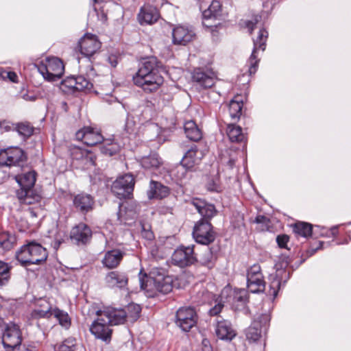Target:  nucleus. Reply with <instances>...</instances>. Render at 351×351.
I'll list each match as a JSON object with an SVG mask.
<instances>
[{
	"instance_id": "nucleus-23",
	"label": "nucleus",
	"mask_w": 351,
	"mask_h": 351,
	"mask_svg": "<svg viewBox=\"0 0 351 351\" xmlns=\"http://www.w3.org/2000/svg\"><path fill=\"white\" fill-rule=\"evenodd\" d=\"M97 316H102L111 326L123 324L127 317L126 311L123 309L107 308L104 311L99 310L96 313Z\"/></svg>"
},
{
	"instance_id": "nucleus-58",
	"label": "nucleus",
	"mask_w": 351,
	"mask_h": 351,
	"mask_svg": "<svg viewBox=\"0 0 351 351\" xmlns=\"http://www.w3.org/2000/svg\"><path fill=\"white\" fill-rule=\"evenodd\" d=\"M107 60L112 67H116L118 64V58L115 55L109 56Z\"/></svg>"
},
{
	"instance_id": "nucleus-50",
	"label": "nucleus",
	"mask_w": 351,
	"mask_h": 351,
	"mask_svg": "<svg viewBox=\"0 0 351 351\" xmlns=\"http://www.w3.org/2000/svg\"><path fill=\"white\" fill-rule=\"evenodd\" d=\"M254 222L261 225V230L262 231L268 230L271 223L270 219L264 215L256 216Z\"/></svg>"
},
{
	"instance_id": "nucleus-54",
	"label": "nucleus",
	"mask_w": 351,
	"mask_h": 351,
	"mask_svg": "<svg viewBox=\"0 0 351 351\" xmlns=\"http://www.w3.org/2000/svg\"><path fill=\"white\" fill-rule=\"evenodd\" d=\"M261 20V16L260 15H256L251 21H247L245 24L246 27L248 28L250 34H252V31L254 29V28L256 27V25L258 24V23Z\"/></svg>"
},
{
	"instance_id": "nucleus-28",
	"label": "nucleus",
	"mask_w": 351,
	"mask_h": 351,
	"mask_svg": "<svg viewBox=\"0 0 351 351\" xmlns=\"http://www.w3.org/2000/svg\"><path fill=\"white\" fill-rule=\"evenodd\" d=\"M170 189L159 182L151 180L147 191L148 199H163L169 195Z\"/></svg>"
},
{
	"instance_id": "nucleus-51",
	"label": "nucleus",
	"mask_w": 351,
	"mask_h": 351,
	"mask_svg": "<svg viewBox=\"0 0 351 351\" xmlns=\"http://www.w3.org/2000/svg\"><path fill=\"white\" fill-rule=\"evenodd\" d=\"M223 307L224 304L221 301L216 300L215 302V305L208 311L209 315L215 316L216 317H219V314L221 312Z\"/></svg>"
},
{
	"instance_id": "nucleus-17",
	"label": "nucleus",
	"mask_w": 351,
	"mask_h": 351,
	"mask_svg": "<svg viewBox=\"0 0 351 351\" xmlns=\"http://www.w3.org/2000/svg\"><path fill=\"white\" fill-rule=\"evenodd\" d=\"M95 206L94 197L90 194L80 193L73 196V206L77 213L86 215L93 210Z\"/></svg>"
},
{
	"instance_id": "nucleus-32",
	"label": "nucleus",
	"mask_w": 351,
	"mask_h": 351,
	"mask_svg": "<svg viewBox=\"0 0 351 351\" xmlns=\"http://www.w3.org/2000/svg\"><path fill=\"white\" fill-rule=\"evenodd\" d=\"M105 282L109 287L123 288L128 284V278L123 273L112 271L106 274Z\"/></svg>"
},
{
	"instance_id": "nucleus-5",
	"label": "nucleus",
	"mask_w": 351,
	"mask_h": 351,
	"mask_svg": "<svg viewBox=\"0 0 351 351\" xmlns=\"http://www.w3.org/2000/svg\"><path fill=\"white\" fill-rule=\"evenodd\" d=\"M270 315L263 313L257 316L246 329L245 335L249 341L257 342L265 336L269 326Z\"/></svg>"
},
{
	"instance_id": "nucleus-36",
	"label": "nucleus",
	"mask_w": 351,
	"mask_h": 351,
	"mask_svg": "<svg viewBox=\"0 0 351 351\" xmlns=\"http://www.w3.org/2000/svg\"><path fill=\"white\" fill-rule=\"evenodd\" d=\"M293 231L297 237L308 238L313 234V226L307 222L300 221L293 226Z\"/></svg>"
},
{
	"instance_id": "nucleus-41",
	"label": "nucleus",
	"mask_w": 351,
	"mask_h": 351,
	"mask_svg": "<svg viewBox=\"0 0 351 351\" xmlns=\"http://www.w3.org/2000/svg\"><path fill=\"white\" fill-rule=\"evenodd\" d=\"M53 315L58 319L59 324L65 328L71 326V319L68 313L62 310L56 308L53 310Z\"/></svg>"
},
{
	"instance_id": "nucleus-40",
	"label": "nucleus",
	"mask_w": 351,
	"mask_h": 351,
	"mask_svg": "<svg viewBox=\"0 0 351 351\" xmlns=\"http://www.w3.org/2000/svg\"><path fill=\"white\" fill-rule=\"evenodd\" d=\"M243 108L242 101L232 99L228 106L230 116L232 121H237L241 115Z\"/></svg>"
},
{
	"instance_id": "nucleus-10",
	"label": "nucleus",
	"mask_w": 351,
	"mask_h": 351,
	"mask_svg": "<svg viewBox=\"0 0 351 351\" xmlns=\"http://www.w3.org/2000/svg\"><path fill=\"white\" fill-rule=\"evenodd\" d=\"M267 37V32L265 29L261 28L258 32L257 38L253 40L254 48L247 61L250 75L254 74L257 71L260 59L258 58L256 53L258 50H261L262 51L265 50Z\"/></svg>"
},
{
	"instance_id": "nucleus-39",
	"label": "nucleus",
	"mask_w": 351,
	"mask_h": 351,
	"mask_svg": "<svg viewBox=\"0 0 351 351\" xmlns=\"http://www.w3.org/2000/svg\"><path fill=\"white\" fill-rule=\"evenodd\" d=\"M36 180L35 173L32 171L25 173L21 177L16 179L17 182L21 187H25L29 190H32Z\"/></svg>"
},
{
	"instance_id": "nucleus-22",
	"label": "nucleus",
	"mask_w": 351,
	"mask_h": 351,
	"mask_svg": "<svg viewBox=\"0 0 351 351\" xmlns=\"http://www.w3.org/2000/svg\"><path fill=\"white\" fill-rule=\"evenodd\" d=\"M191 204L201 215L202 218L199 220L210 222V220L217 215L218 211L215 206L203 199L195 198Z\"/></svg>"
},
{
	"instance_id": "nucleus-37",
	"label": "nucleus",
	"mask_w": 351,
	"mask_h": 351,
	"mask_svg": "<svg viewBox=\"0 0 351 351\" xmlns=\"http://www.w3.org/2000/svg\"><path fill=\"white\" fill-rule=\"evenodd\" d=\"M226 133L232 142H242L245 139L242 128L234 123H230L227 126Z\"/></svg>"
},
{
	"instance_id": "nucleus-14",
	"label": "nucleus",
	"mask_w": 351,
	"mask_h": 351,
	"mask_svg": "<svg viewBox=\"0 0 351 351\" xmlns=\"http://www.w3.org/2000/svg\"><path fill=\"white\" fill-rule=\"evenodd\" d=\"M92 236L91 228L87 224L80 222L71 228L69 239L74 245L84 246L90 243Z\"/></svg>"
},
{
	"instance_id": "nucleus-44",
	"label": "nucleus",
	"mask_w": 351,
	"mask_h": 351,
	"mask_svg": "<svg viewBox=\"0 0 351 351\" xmlns=\"http://www.w3.org/2000/svg\"><path fill=\"white\" fill-rule=\"evenodd\" d=\"M77 344L75 338L69 337L64 339L55 348L56 351H76Z\"/></svg>"
},
{
	"instance_id": "nucleus-7",
	"label": "nucleus",
	"mask_w": 351,
	"mask_h": 351,
	"mask_svg": "<svg viewBox=\"0 0 351 351\" xmlns=\"http://www.w3.org/2000/svg\"><path fill=\"white\" fill-rule=\"evenodd\" d=\"M192 235L197 243L208 245L215 240L217 233L210 221L199 220L193 226Z\"/></svg>"
},
{
	"instance_id": "nucleus-47",
	"label": "nucleus",
	"mask_w": 351,
	"mask_h": 351,
	"mask_svg": "<svg viewBox=\"0 0 351 351\" xmlns=\"http://www.w3.org/2000/svg\"><path fill=\"white\" fill-rule=\"evenodd\" d=\"M248 300L247 293L245 289H237L234 291L233 302L244 306Z\"/></svg>"
},
{
	"instance_id": "nucleus-25",
	"label": "nucleus",
	"mask_w": 351,
	"mask_h": 351,
	"mask_svg": "<svg viewBox=\"0 0 351 351\" xmlns=\"http://www.w3.org/2000/svg\"><path fill=\"white\" fill-rule=\"evenodd\" d=\"M195 32L186 27L178 25L173 29V43L177 45H185L195 37Z\"/></svg>"
},
{
	"instance_id": "nucleus-16",
	"label": "nucleus",
	"mask_w": 351,
	"mask_h": 351,
	"mask_svg": "<svg viewBox=\"0 0 351 351\" xmlns=\"http://www.w3.org/2000/svg\"><path fill=\"white\" fill-rule=\"evenodd\" d=\"M101 45V42L95 35L86 34L79 40L77 47L82 55L90 57L100 49Z\"/></svg>"
},
{
	"instance_id": "nucleus-45",
	"label": "nucleus",
	"mask_w": 351,
	"mask_h": 351,
	"mask_svg": "<svg viewBox=\"0 0 351 351\" xmlns=\"http://www.w3.org/2000/svg\"><path fill=\"white\" fill-rule=\"evenodd\" d=\"M60 88L65 93H69L77 90L75 77H69L62 81Z\"/></svg>"
},
{
	"instance_id": "nucleus-31",
	"label": "nucleus",
	"mask_w": 351,
	"mask_h": 351,
	"mask_svg": "<svg viewBox=\"0 0 351 351\" xmlns=\"http://www.w3.org/2000/svg\"><path fill=\"white\" fill-rule=\"evenodd\" d=\"M124 253L118 249H113L105 253L102 260L104 267L108 269L116 268L123 259Z\"/></svg>"
},
{
	"instance_id": "nucleus-46",
	"label": "nucleus",
	"mask_w": 351,
	"mask_h": 351,
	"mask_svg": "<svg viewBox=\"0 0 351 351\" xmlns=\"http://www.w3.org/2000/svg\"><path fill=\"white\" fill-rule=\"evenodd\" d=\"M216 256L213 254L210 249H207L200 258L201 263L208 268H212L216 261Z\"/></svg>"
},
{
	"instance_id": "nucleus-34",
	"label": "nucleus",
	"mask_w": 351,
	"mask_h": 351,
	"mask_svg": "<svg viewBox=\"0 0 351 351\" xmlns=\"http://www.w3.org/2000/svg\"><path fill=\"white\" fill-rule=\"evenodd\" d=\"M184 133L189 140L198 142L202 138V132L193 121H186L184 125Z\"/></svg>"
},
{
	"instance_id": "nucleus-27",
	"label": "nucleus",
	"mask_w": 351,
	"mask_h": 351,
	"mask_svg": "<svg viewBox=\"0 0 351 351\" xmlns=\"http://www.w3.org/2000/svg\"><path fill=\"white\" fill-rule=\"evenodd\" d=\"M139 162L144 169L152 173H155L163 165L162 158L156 152H152L148 156H143L140 159Z\"/></svg>"
},
{
	"instance_id": "nucleus-57",
	"label": "nucleus",
	"mask_w": 351,
	"mask_h": 351,
	"mask_svg": "<svg viewBox=\"0 0 351 351\" xmlns=\"http://www.w3.org/2000/svg\"><path fill=\"white\" fill-rule=\"evenodd\" d=\"M289 240V237L287 234H280L276 237V242L280 248H286L287 249V244Z\"/></svg>"
},
{
	"instance_id": "nucleus-13",
	"label": "nucleus",
	"mask_w": 351,
	"mask_h": 351,
	"mask_svg": "<svg viewBox=\"0 0 351 351\" xmlns=\"http://www.w3.org/2000/svg\"><path fill=\"white\" fill-rule=\"evenodd\" d=\"M247 285L249 291L253 293L264 291L265 282L259 265H254L247 269Z\"/></svg>"
},
{
	"instance_id": "nucleus-59",
	"label": "nucleus",
	"mask_w": 351,
	"mask_h": 351,
	"mask_svg": "<svg viewBox=\"0 0 351 351\" xmlns=\"http://www.w3.org/2000/svg\"><path fill=\"white\" fill-rule=\"evenodd\" d=\"M86 160H88L91 165H95V156L93 154L86 153Z\"/></svg>"
},
{
	"instance_id": "nucleus-19",
	"label": "nucleus",
	"mask_w": 351,
	"mask_h": 351,
	"mask_svg": "<svg viewBox=\"0 0 351 351\" xmlns=\"http://www.w3.org/2000/svg\"><path fill=\"white\" fill-rule=\"evenodd\" d=\"M214 326L217 337L221 340L231 341L237 335L231 322L221 317L215 318Z\"/></svg>"
},
{
	"instance_id": "nucleus-11",
	"label": "nucleus",
	"mask_w": 351,
	"mask_h": 351,
	"mask_svg": "<svg viewBox=\"0 0 351 351\" xmlns=\"http://www.w3.org/2000/svg\"><path fill=\"white\" fill-rule=\"evenodd\" d=\"M197 322V315L194 308L180 307L176 314V324L184 332L189 331Z\"/></svg>"
},
{
	"instance_id": "nucleus-53",
	"label": "nucleus",
	"mask_w": 351,
	"mask_h": 351,
	"mask_svg": "<svg viewBox=\"0 0 351 351\" xmlns=\"http://www.w3.org/2000/svg\"><path fill=\"white\" fill-rule=\"evenodd\" d=\"M12 242L9 240L8 236L5 234H0V247L5 250H9L12 248Z\"/></svg>"
},
{
	"instance_id": "nucleus-38",
	"label": "nucleus",
	"mask_w": 351,
	"mask_h": 351,
	"mask_svg": "<svg viewBox=\"0 0 351 351\" xmlns=\"http://www.w3.org/2000/svg\"><path fill=\"white\" fill-rule=\"evenodd\" d=\"M17 197L23 203L31 204L36 201H38L40 197L35 194L33 190H29L25 187H21L16 191Z\"/></svg>"
},
{
	"instance_id": "nucleus-9",
	"label": "nucleus",
	"mask_w": 351,
	"mask_h": 351,
	"mask_svg": "<svg viewBox=\"0 0 351 351\" xmlns=\"http://www.w3.org/2000/svg\"><path fill=\"white\" fill-rule=\"evenodd\" d=\"M194 247L193 245L178 247L171 256L173 265L183 268L195 264L197 261V258L194 252Z\"/></svg>"
},
{
	"instance_id": "nucleus-60",
	"label": "nucleus",
	"mask_w": 351,
	"mask_h": 351,
	"mask_svg": "<svg viewBox=\"0 0 351 351\" xmlns=\"http://www.w3.org/2000/svg\"><path fill=\"white\" fill-rule=\"evenodd\" d=\"M63 241H64L63 239L56 238L55 239V241H53V248L57 250L60 246L62 243H63Z\"/></svg>"
},
{
	"instance_id": "nucleus-56",
	"label": "nucleus",
	"mask_w": 351,
	"mask_h": 351,
	"mask_svg": "<svg viewBox=\"0 0 351 351\" xmlns=\"http://www.w3.org/2000/svg\"><path fill=\"white\" fill-rule=\"evenodd\" d=\"M0 76L5 78H8L12 82H16L18 80V76L15 72L13 71H5L0 69Z\"/></svg>"
},
{
	"instance_id": "nucleus-20",
	"label": "nucleus",
	"mask_w": 351,
	"mask_h": 351,
	"mask_svg": "<svg viewBox=\"0 0 351 351\" xmlns=\"http://www.w3.org/2000/svg\"><path fill=\"white\" fill-rule=\"evenodd\" d=\"M75 136L78 141H82L88 146L96 145L104 141V137L101 132L91 127H84L78 130L75 134Z\"/></svg>"
},
{
	"instance_id": "nucleus-3",
	"label": "nucleus",
	"mask_w": 351,
	"mask_h": 351,
	"mask_svg": "<svg viewBox=\"0 0 351 351\" xmlns=\"http://www.w3.org/2000/svg\"><path fill=\"white\" fill-rule=\"evenodd\" d=\"M139 282L141 289L147 291L155 289L162 294H167L171 292L173 289L171 277L162 274L152 276V275L148 276L145 273L143 274L141 271L139 273Z\"/></svg>"
},
{
	"instance_id": "nucleus-21",
	"label": "nucleus",
	"mask_w": 351,
	"mask_h": 351,
	"mask_svg": "<svg viewBox=\"0 0 351 351\" xmlns=\"http://www.w3.org/2000/svg\"><path fill=\"white\" fill-rule=\"evenodd\" d=\"M221 5L219 1H212L209 7L202 12V25L207 27L211 28L217 27L219 23H217V18L221 15Z\"/></svg>"
},
{
	"instance_id": "nucleus-8",
	"label": "nucleus",
	"mask_w": 351,
	"mask_h": 351,
	"mask_svg": "<svg viewBox=\"0 0 351 351\" xmlns=\"http://www.w3.org/2000/svg\"><path fill=\"white\" fill-rule=\"evenodd\" d=\"M135 180L133 176L126 173L119 177L112 185L111 191L119 199H129L132 195Z\"/></svg>"
},
{
	"instance_id": "nucleus-33",
	"label": "nucleus",
	"mask_w": 351,
	"mask_h": 351,
	"mask_svg": "<svg viewBox=\"0 0 351 351\" xmlns=\"http://www.w3.org/2000/svg\"><path fill=\"white\" fill-rule=\"evenodd\" d=\"M102 145L100 147L101 154L105 156H112L119 153L121 150L120 144L115 141L114 138H104V141L101 142Z\"/></svg>"
},
{
	"instance_id": "nucleus-6",
	"label": "nucleus",
	"mask_w": 351,
	"mask_h": 351,
	"mask_svg": "<svg viewBox=\"0 0 351 351\" xmlns=\"http://www.w3.org/2000/svg\"><path fill=\"white\" fill-rule=\"evenodd\" d=\"M27 160L25 152L18 147L0 150V167H21Z\"/></svg>"
},
{
	"instance_id": "nucleus-18",
	"label": "nucleus",
	"mask_w": 351,
	"mask_h": 351,
	"mask_svg": "<svg viewBox=\"0 0 351 351\" xmlns=\"http://www.w3.org/2000/svg\"><path fill=\"white\" fill-rule=\"evenodd\" d=\"M201 144H192L190 148L184 154L181 161L188 168H193L198 165L204 156L206 155L207 149L200 147Z\"/></svg>"
},
{
	"instance_id": "nucleus-15",
	"label": "nucleus",
	"mask_w": 351,
	"mask_h": 351,
	"mask_svg": "<svg viewBox=\"0 0 351 351\" xmlns=\"http://www.w3.org/2000/svg\"><path fill=\"white\" fill-rule=\"evenodd\" d=\"M106 321L102 316H98L91 324L90 331L95 338L109 343L112 339V330L110 328L111 325Z\"/></svg>"
},
{
	"instance_id": "nucleus-4",
	"label": "nucleus",
	"mask_w": 351,
	"mask_h": 351,
	"mask_svg": "<svg viewBox=\"0 0 351 351\" xmlns=\"http://www.w3.org/2000/svg\"><path fill=\"white\" fill-rule=\"evenodd\" d=\"M38 72L49 82L60 80L64 71V66L62 60L56 57L47 58L45 62L37 66Z\"/></svg>"
},
{
	"instance_id": "nucleus-42",
	"label": "nucleus",
	"mask_w": 351,
	"mask_h": 351,
	"mask_svg": "<svg viewBox=\"0 0 351 351\" xmlns=\"http://www.w3.org/2000/svg\"><path fill=\"white\" fill-rule=\"evenodd\" d=\"M11 267L6 263L0 261V287L5 286L10 278Z\"/></svg>"
},
{
	"instance_id": "nucleus-35",
	"label": "nucleus",
	"mask_w": 351,
	"mask_h": 351,
	"mask_svg": "<svg viewBox=\"0 0 351 351\" xmlns=\"http://www.w3.org/2000/svg\"><path fill=\"white\" fill-rule=\"evenodd\" d=\"M193 171L192 168H188L180 161L174 168L170 171V176L176 180V181H182L189 178V173Z\"/></svg>"
},
{
	"instance_id": "nucleus-55",
	"label": "nucleus",
	"mask_w": 351,
	"mask_h": 351,
	"mask_svg": "<svg viewBox=\"0 0 351 351\" xmlns=\"http://www.w3.org/2000/svg\"><path fill=\"white\" fill-rule=\"evenodd\" d=\"M206 187L207 190L210 191H219L220 188L218 182L213 178H209L208 179V181L206 184Z\"/></svg>"
},
{
	"instance_id": "nucleus-26",
	"label": "nucleus",
	"mask_w": 351,
	"mask_h": 351,
	"mask_svg": "<svg viewBox=\"0 0 351 351\" xmlns=\"http://www.w3.org/2000/svg\"><path fill=\"white\" fill-rule=\"evenodd\" d=\"M160 17L158 10L152 5H144L139 11L138 20L141 25H152Z\"/></svg>"
},
{
	"instance_id": "nucleus-43",
	"label": "nucleus",
	"mask_w": 351,
	"mask_h": 351,
	"mask_svg": "<svg viewBox=\"0 0 351 351\" xmlns=\"http://www.w3.org/2000/svg\"><path fill=\"white\" fill-rule=\"evenodd\" d=\"M14 129L17 131L19 135L23 136L25 138L30 137L34 133V127L29 123H20L13 126Z\"/></svg>"
},
{
	"instance_id": "nucleus-30",
	"label": "nucleus",
	"mask_w": 351,
	"mask_h": 351,
	"mask_svg": "<svg viewBox=\"0 0 351 351\" xmlns=\"http://www.w3.org/2000/svg\"><path fill=\"white\" fill-rule=\"evenodd\" d=\"M289 278V273L283 269H278L275 274L270 276V283L269 294L273 295L274 299L276 297L282 285V277Z\"/></svg>"
},
{
	"instance_id": "nucleus-49",
	"label": "nucleus",
	"mask_w": 351,
	"mask_h": 351,
	"mask_svg": "<svg viewBox=\"0 0 351 351\" xmlns=\"http://www.w3.org/2000/svg\"><path fill=\"white\" fill-rule=\"evenodd\" d=\"M75 79L77 91H82L85 89H90L93 87V84L90 83L89 80L83 75L75 77Z\"/></svg>"
},
{
	"instance_id": "nucleus-64",
	"label": "nucleus",
	"mask_w": 351,
	"mask_h": 351,
	"mask_svg": "<svg viewBox=\"0 0 351 351\" xmlns=\"http://www.w3.org/2000/svg\"><path fill=\"white\" fill-rule=\"evenodd\" d=\"M234 160L230 159V160H229V164H230V165L231 167L234 165Z\"/></svg>"
},
{
	"instance_id": "nucleus-24",
	"label": "nucleus",
	"mask_w": 351,
	"mask_h": 351,
	"mask_svg": "<svg viewBox=\"0 0 351 351\" xmlns=\"http://www.w3.org/2000/svg\"><path fill=\"white\" fill-rule=\"evenodd\" d=\"M192 78L194 82L204 88H211L215 83L214 72L202 68L194 69L192 73Z\"/></svg>"
},
{
	"instance_id": "nucleus-61",
	"label": "nucleus",
	"mask_w": 351,
	"mask_h": 351,
	"mask_svg": "<svg viewBox=\"0 0 351 351\" xmlns=\"http://www.w3.org/2000/svg\"><path fill=\"white\" fill-rule=\"evenodd\" d=\"M63 241H64L63 239L56 238L55 239V241H53V248L57 250L60 246L62 243H63Z\"/></svg>"
},
{
	"instance_id": "nucleus-63",
	"label": "nucleus",
	"mask_w": 351,
	"mask_h": 351,
	"mask_svg": "<svg viewBox=\"0 0 351 351\" xmlns=\"http://www.w3.org/2000/svg\"><path fill=\"white\" fill-rule=\"evenodd\" d=\"M338 232V226H333L330 229V233L333 237L337 236Z\"/></svg>"
},
{
	"instance_id": "nucleus-62",
	"label": "nucleus",
	"mask_w": 351,
	"mask_h": 351,
	"mask_svg": "<svg viewBox=\"0 0 351 351\" xmlns=\"http://www.w3.org/2000/svg\"><path fill=\"white\" fill-rule=\"evenodd\" d=\"M63 241H64L63 239L56 238L55 239V241H53V248L57 250L60 246L62 243H63Z\"/></svg>"
},
{
	"instance_id": "nucleus-2",
	"label": "nucleus",
	"mask_w": 351,
	"mask_h": 351,
	"mask_svg": "<svg viewBox=\"0 0 351 351\" xmlns=\"http://www.w3.org/2000/svg\"><path fill=\"white\" fill-rule=\"evenodd\" d=\"M15 256L22 266L26 267L45 262L48 253L40 243L32 241L21 247L16 251Z\"/></svg>"
},
{
	"instance_id": "nucleus-52",
	"label": "nucleus",
	"mask_w": 351,
	"mask_h": 351,
	"mask_svg": "<svg viewBox=\"0 0 351 351\" xmlns=\"http://www.w3.org/2000/svg\"><path fill=\"white\" fill-rule=\"evenodd\" d=\"M141 236L147 241H152L154 239V234L149 225L141 224Z\"/></svg>"
},
{
	"instance_id": "nucleus-12",
	"label": "nucleus",
	"mask_w": 351,
	"mask_h": 351,
	"mask_svg": "<svg viewBox=\"0 0 351 351\" xmlns=\"http://www.w3.org/2000/svg\"><path fill=\"white\" fill-rule=\"evenodd\" d=\"M21 332L19 327L14 324L7 325L2 336V343L5 351H14L21 346Z\"/></svg>"
},
{
	"instance_id": "nucleus-48",
	"label": "nucleus",
	"mask_w": 351,
	"mask_h": 351,
	"mask_svg": "<svg viewBox=\"0 0 351 351\" xmlns=\"http://www.w3.org/2000/svg\"><path fill=\"white\" fill-rule=\"evenodd\" d=\"M141 311L140 305L130 304L127 306V317L131 318L132 321H136L140 317Z\"/></svg>"
},
{
	"instance_id": "nucleus-1",
	"label": "nucleus",
	"mask_w": 351,
	"mask_h": 351,
	"mask_svg": "<svg viewBox=\"0 0 351 351\" xmlns=\"http://www.w3.org/2000/svg\"><path fill=\"white\" fill-rule=\"evenodd\" d=\"M163 70L161 62L156 57L143 58L133 76V82L146 93H154L163 84L164 80L160 73Z\"/></svg>"
},
{
	"instance_id": "nucleus-29",
	"label": "nucleus",
	"mask_w": 351,
	"mask_h": 351,
	"mask_svg": "<svg viewBox=\"0 0 351 351\" xmlns=\"http://www.w3.org/2000/svg\"><path fill=\"white\" fill-rule=\"evenodd\" d=\"M53 315L51 304L45 299H40L36 302L35 308L32 311L31 316L34 319L50 318Z\"/></svg>"
}]
</instances>
